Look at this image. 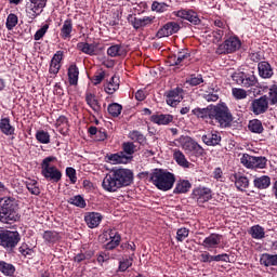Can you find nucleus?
<instances>
[{"mask_svg": "<svg viewBox=\"0 0 277 277\" xmlns=\"http://www.w3.org/2000/svg\"><path fill=\"white\" fill-rule=\"evenodd\" d=\"M133 183V171L129 169H116L108 172L102 183L105 192H118L121 187H128Z\"/></svg>", "mask_w": 277, "mask_h": 277, "instance_id": "nucleus-1", "label": "nucleus"}, {"mask_svg": "<svg viewBox=\"0 0 277 277\" xmlns=\"http://www.w3.org/2000/svg\"><path fill=\"white\" fill-rule=\"evenodd\" d=\"M149 181L160 192H170L176 183V175L167 169H154L149 174Z\"/></svg>", "mask_w": 277, "mask_h": 277, "instance_id": "nucleus-2", "label": "nucleus"}, {"mask_svg": "<svg viewBox=\"0 0 277 277\" xmlns=\"http://www.w3.org/2000/svg\"><path fill=\"white\" fill-rule=\"evenodd\" d=\"M0 222L2 224H14L18 222V212H16V201L12 197L0 199Z\"/></svg>", "mask_w": 277, "mask_h": 277, "instance_id": "nucleus-3", "label": "nucleus"}, {"mask_svg": "<svg viewBox=\"0 0 277 277\" xmlns=\"http://www.w3.org/2000/svg\"><path fill=\"white\" fill-rule=\"evenodd\" d=\"M55 163H57V158L54 156H49L41 162V174L51 183H60L62 181V171L57 169Z\"/></svg>", "mask_w": 277, "mask_h": 277, "instance_id": "nucleus-4", "label": "nucleus"}, {"mask_svg": "<svg viewBox=\"0 0 277 277\" xmlns=\"http://www.w3.org/2000/svg\"><path fill=\"white\" fill-rule=\"evenodd\" d=\"M211 120L219 122L222 128L230 127V122H233V114H230V110L225 103H220L211 106Z\"/></svg>", "mask_w": 277, "mask_h": 277, "instance_id": "nucleus-5", "label": "nucleus"}, {"mask_svg": "<svg viewBox=\"0 0 277 277\" xmlns=\"http://www.w3.org/2000/svg\"><path fill=\"white\" fill-rule=\"evenodd\" d=\"M21 242V234L8 229H0V246L5 250H14Z\"/></svg>", "mask_w": 277, "mask_h": 277, "instance_id": "nucleus-6", "label": "nucleus"}, {"mask_svg": "<svg viewBox=\"0 0 277 277\" xmlns=\"http://www.w3.org/2000/svg\"><path fill=\"white\" fill-rule=\"evenodd\" d=\"M232 79L237 85H241L242 88H254L259 83L254 74H246L243 71H235L232 75Z\"/></svg>", "mask_w": 277, "mask_h": 277, "instance_id": "nucleus-7", "label": "nucleus"}, {"mask_svg": "<svg viewBox=\"0 0 277 277\" xmlns=\"http://www.w3.org/2000/svg\"><path fill=\"white\" fill-rule=\"evenodd\" d=\"M48 0H29L26 3V14L30 21L40 16L47 8Z\"/></svg>", "mask_w": 277, "mask_h": 277, "instance_id": "nucleus-8", "label": "nucleus"}, {"mask_svg": "<svg viewBox=\"0 0 277 277\" xmlns=\"http://www.w3.org/2000/svg\"><path fill=\"white\" fill-rule=\"evenodd\" d=\"M193 200H196L198 205H205V202H209L211 198H213L211 188L205 186H198L193 189L192 193Z\"/></svg>", "mask_w": 277, "mask_h": 277, "instance_id": "nucleus-9", "label": "nucleus"}, {"mask_svg": "<svg viewBox=\"0 0 277 277\" xmlns=\"http://www.w3.org/2000/svg\"><path fill=\"white\" fill-rule=\"evenodd\" d=\"M177 142L186 153H202L203 150L202 146H200V144L189 136H180Z\"/></svg>", "mask_w": 277, "mask_h": 277, "instance_id": "nucleus-10", "label": "nucleus"}, {"mask_svg": "<svg viewBox=\"0 0 277 277\" xmlns=\"http://www.w3.org/2000/svg\"><path fill=\"white\" fill-rule=\"evenodd\" d=\"M239 49H241V40L237 37H229L219 47V53H235Z\"/></svg>", "mask_w": 277, "mask_h": 277, "instance_id": "nucleus-11", "label": "nucleus"}, {"mask_svg": "<svg viewBox=\"0 0 277 277\" xmlns=\"http://www.w3.org/2000/svg\"><path fill=\"white\" fill-rule=\"evenodd\" d=\"M166 101L170 107H176L183 101V89L177 87L167 92Z\"/></svg>", "mask_w": 277, "mask_h": 277, "instance_id": "nucleus-12", "label": "nucleus"}, {"mask_svg": "<svg viewBox=\"0 0 277 277\" xmlns=\"http://www.w3.org/2000/svg\"><path fill=\"white\" fill-rule=\"evenodd\" d=\"M222 239L223 236L220 234H210L203 239L201 246L202 248H205V250L211 252V250H215V248L220 247V243H222Z\"/></svg>", "mask_w": 277, "mask_h": 277, "instance_id": "nucleus-13", "label": "nucleus"}, {"mask_svg": "<svg viewBox=\"0 0 277 277\" xmlns=\"http://www.w3.org/2000/svg\"><path fill=\"white\" fill-rule=\"evenodd\" d=\"M268 107H269V102H267L266 96L255 98L251 103V111L255 116H260V114H265Z\"/></svg>", "mask_w": 277, "mask_h": 277, "instance_id": "nucleus-14", "label": "nucleus"}, {"mask_svg": "<svg viewBox=\"0 0 277 277\" xmlns=\"http://www.w3.org/2000/svg\"><path fill=\"white\" fill-rule=\"evenodd\" d=\"M181 29V26L176 22H168L167 24L161 27L156 36L158 38H168V36H172L174 34H177V31Z\"/></svg>", "mask_w": 277, "mask_h": 277, "instance_id": "nucleus-15", "label": "nucleus"}, {"mask_svg": "<svg viewBox=\"0 0 277 277\" xmlns=\"http://www.w3.org/2000/svg\"><path fill=\"white\" fill-rule=\"evenodd\" d=\"M62 60H64V52L57 51L50 63L49 72L50 75H53L55 77L57 72H60V69L62 68Z\"/></svg>", "mask_w": 277, "mask_h": 277, "instance_id": "nucleus-16", "label": "nucleus"}, {"mask_svg": "<svg viewBox=\"0 0 277 277\" xmlns=\"http://www.w3.org/2000/svg\"><path fill=\"white\" fill-rule=\"evenodd\" d=\"M133 157L127 156L124 151H119L116 154H110L106 156V161L113 166H118L120 163H129Z\"/></svg>", "mask_w": 277, "mask_h": 277, "instance_id": "nucleus-17", "label": "nucleus"}, {"mask_svg": "<svg viewBox=\"0 0 277 277\" xmlns=\"http://www.w3.org/2000/svg\"><path fill=\"white\" fill-rule=\"evenodd\" d=\"M190 55L186 50L177 52V54L170 57L171 66H185L189 64Z\"/></svg>", "mask_w": 277, "mask_h": 277, "instance_id": "nucleus-18", "label": "nucleus"}, {"mask_svg": "<svg viewBox=\"0 0 277 277\" xmlns=\"http://www.w3.org/2000/svg\"><path fill=\"white\" fill-rule=\"evenodd\" d=\"M105 237H109L110 241L106 245V250H114L120 246V236L116 229H107L105 232Z\"/></svg>", "mask_w": 277, "mask_h": 277, "instance_id": "nucleus-19", "label": "nucleus"}, {"mask_svg": "<svg viewBox=\"0 0 277 277\" xmlns=\"http://www.w3.org/2000/svg\"><path fill=\"white\" fill-rule=\"evenodd\" d=\"M103 220V215L96 212H90L84 216V222L89 228H96Z\"/></svg>", "mask_w": 277, "mask_h": 277, "instance_id": "nucleus-20", "label": "nucleus"}, {"mask_svg": "<svg viewBox=\"0 0 277 277\" xmlns=\"http://www.w3.org/2000/svg\"><path fill=\"white\" fill-rule=\"evenodd\" d=\"M202 142L206 143L207 146H217V144L222 142V136L220 132L212 131L202 136Z\"/></svg>", "mask_w": 277, "mask_h": 277, "instance_id": "nucleus-21", "label": "nucleus"}, {"mask_svg": "<svg viewBox=\"0 0 277 277\" xmlns=\"http://www.w3.org/2000/svg\"><path fill=\"white\" fill-rule=\"evenodd\" d=\"M258 70L262 79H269L274 76V69L272 68V65H269V63L267 62H260L258 65Z\"/></svg>", "mask_w": 277, "mask_h": 277, "instance_id": "nucleus-22", "label": "nucleus"}, {"mask_svg": "<svg viewBox=\"0 0 277 277\" xmlns=\"http://www.w3.org/2000/svg\"><path fill=\"white\" fill-rule=\"evenodd\" d=\"M61 38L63 40H70L72 38V19L67 18L64 21L63 26L61 27Z\"/></svg>", "mask_w": 277, "mask_h": 277, "instance_id": "nucleus-23", "label": "nucleus"}, {"mask_svg": "<svg viewBox=\"0 0 277 277\" xmlns=\"http://www.w3.org/2000/svg\"><path fill=\"white\" fill-rule=\"evenodd\" d=\"M155 22V16H144L143 18L135 17L134 21L131 22L134 29H142L144 27H148V25H153Z\"/></svg>", "mask_w": 277, "mask_h": 277, "instance_id": "nucleus-24", "label": "nucleus"}, {"mask_svg": "<svg viewBox=\"0 0 277 277\" xmlns=\"http://www.w3.org/2000/svg\"><path fill=\"white\" fill-rule=\"evenodd\" d=\"M192 189V182L189 180H179L175 183L173 194H187Z\"/></svg>", "mask_w": 277, "mask_h": 277, "instance_id": "nucleus-25", "label": "nucleus"}, {"mask_svg": "<svg viewBox=\"0 0 277 277\" xmlns=\"http://www.w3.org/2000/svg\"><path fill=\"white\" fill-rule=\"evenodd\" d=\"M193 116H196V118H201V120H206V122H209L211 120V106H208L206 108H194L192 110Z\"/></svg>", "mask_w": 277, "mask_h": 277, "instance_id": "nucleus-26", "label": "nucleus"}, {"mask_svg": "<svg viewBox=\"0 0 277 277\" xmlns=\"http://www.w3.org/2000/svg\"><path fill=\"white\" fill-rule=\"evenodd\" d=\"M77 50L85 55H96V44L88 42H78Z\"/></svg>", "mask_w": 277, "mask_h": 277, "instance_id": "nucleus-27", "label": "nucleus"}, {"mask_svg": "<svg viewBox=\"0 0 277 277\" xmlns=\"http://www.w3.org/2000/svg\"><path fill=\"white\" fill-rule=\"evenodd\" d=\"M0 131L3 135H14L16 129L10 122V118L5 117L0 120Z\"/></svg>", "mask_w": 277, "mask_h": 277, "instance_id": "nucleus-28", "label": "nucleus"}, {"mask_svg": "<svg viewBox=\"0 0 277 277\" xmlns=\"http://www.w3.org/2000/svg\"><path fill=\"white\" fill-rule=\"evenodd\" d=\"M68 81H69V85H77V83H79V67H77V65L71 64L68 67Z\"/></svg>", "mask_w": 277, "mask_h": 277, "instance_id": "nucleus-29", "label": "nucleus"}, {"mask_svg": "<svg viewBox=\"0 0 277 277\" xmlns=\"http://www.w3.org/2000/svg\"><path fill=\"white\" fill-rule=\"evenodd\" d=\"M234 182L235 186L237 187V189H239V192H246V189L250 187V181L243 175L235 174Z\"/></svg>", "mask_w": 277, "mask_h": 277, "instance_id": "nucleus-30", "label": "nucleus"}, {"mask_svg": "<svg viewBox=\"0 0 277 277\" xmlns=\"http://www.w3.org/2000/svg\"><path fill=\"white\" fill-rule=\"evenodd\" d=\"M151 122H154V124H170V122H172V120H174V117H172V115H153L150 117Z\"/></svg>", "mask_w": 277, "mask_h": 277, "instance_id": "nucleus-31", "label": "nucleus"}, {"mask_svg": "<svg viewBox=\"0 0 277 277\" xmlns=\"http://www.w3.org/2000/svg\"><path fill=\"white\" fill-rule=\"evenodd\" d=\"M254 187L258 189H267L269 185H272V179L267 175H262L260 177H255L253 181Z\"/></svg>", "mask_w": 277, "mask_h": 277, "instance_id": "nucleus-32", "label": "nucleus"}, {"mask_svg": "<svg viewBox=\"0 0 277 277\" xmlns=\"http://www.w3.org/2000/svg\"><path fill=\"white\" fill-rule=\"evenodd\" d=\"M120 88V81L116 76L110 78V81L107 82L104 87L106 94H114Z\"/></svg>", "mask_w": 277, "mask_h": 277, "instance_id": "nucleus-33", "label": "nucleus"}, {"mask_svg": "<svg viewBox=\"0 0 277 277\" xmlns=\"http://www.w3.org/2000/svg\"><path fill=\"white\" fill-rule=\"evenodd\" d=\"M85 101L89 107H91V109H93L95 114H98V111H101V104H98V100H96V95L92 93H87Z\"/></svg>", "mask_w": 277, "mask_h": 277, "instance_id": "nucleus-34", "label": "nucleus"}, {"mask_svg": "<svg viewBox=\"0 0 277 277\" xmlns=\"http://www.w3.org/2000/svg\"><path fill=\"white\" fill-rule=\"evenodd\" d=\"M126 54H127V51L120 44H115L107 49V55H109V57H120Z\"/></svg>", "mask_w": 277, "mask_h": 277, "instance_id": "nucleus-35", "label": "nucleus"}, {"mask_svg": "<svg viewBox=\"0 0 277 277\" xmlns=\"http://www.w3.org/2000/svg\"><path fill=\"white\" fill-rule=\"evenodd\" d=\"M249 235H251L252 239H265V228L261 225H253L249 229Z\"/></svg>", "mask_w": 277, "mask_h": 277, "instance_id": "nucleus-36", "label": "nucleus"}, {"mask_svg": "<svg viewBox=\"0 0 277 277\" xmlns=\"http://www.w3.org/2000/svg\"><path fill=\"white\" fill-rule=\"evenodd\" d=\"M173 157L177 166H181L182 168H189V166H192V163L187 161V158H185V154L179 149L174 150Z\"/></svg>", "mask_w": 277, "mask_h": 277, "instance_id": "nucleus-37", "label": "nucleus"}, {"mask_svg": "<svg viewBox=\"0 0 277 277\" xmlns=\"http://www.w3.org/2000/svg\"><path fill=\"white\" fill-rule=\"evenodd\" d=\"M42 237L47 243H57V241L62 239V236H60V233L55 230H45Z\"/></svg>", "mask_w": 277, "mask_h": 277, "instance_id": "nucleus-38", "label": "nucleus"}, {"mask_svg": "<svg viewBox=\"0 0 277 277\" xmlns=\"http://www.w3.org/2000/svg\"><path fill=\"white\" fill-rule=\"evenodd\" d=\"M0 272L3 274V276L12 277L16 272V267H14L11 263L0 261Z\"/></svg>", "mask_w": 277, "mask_h": 277, "instance_id": "nucleus-39", "label": "nucleus"}, {"mask_svg": "<svg viewBox=\"0 0 277 277\" xmlns=\"http://www.w3.org/2000/svg\"><path fill=\"white\" fill-rule=\"evenodd\" d=\"M170 4L166 2L154 1L151 3L150 10L151 12H156V14H164V12H168Z\"/></svg>", "mask_w": 277, "mask_h": 277, "instance_id": "nucleus-40", "label": "nucleus"}, {"mask_svg": "<svg viewBox=\"0 0 277 277\" xmlns=\"http://www.w3.org/2000/svg\"><path fill=\"white\" fill-rule=\"evenodd\" d=\"M36 140L39 144H51V134L44 130H38L36 132Z\"/></svg>", "mask_w": 277, "mask_h": 277, "instance_id": "nucleus-41", "label": "nucleus"}, {"mask_svg": "<svg viewBox=\"0 0 277 277\" xmlns=\"http://www.w3.org/2000/svg\"><path fill=\"white\" fill-rule=\"evenodd\" d=\"M67 202L69 205H74V207H79L80 209H85L87 203L85 199L81 195H76L74 197H70Z\"/></svg>", "mask_w": 277, "mask_h": 277, "instance_id": "nucleus-42", "label": "nucleus"}, {"mask_svg": "<svg viewBox=\"0 0 277 277\" xmlns=\"http://www.w3.org/2000/svg\"><path fill=\"white\" fill-rule=\"evenodd\" d=\"M248 128L251 133H263V123L259 119L249 121Z\"/></svg>", "mask_w": 277, "mask_h": 277, "instance_id": "nucleus-43", "label": "nucleus"}, {"mask_svg": "<svg viewBox=\"0 0 277 277\" xmlns=\"http://www.w3.org/2000/svg\"><path fill=\"white\" fill-rule=\"evenodd\" d=\"M184 21H188V23H193V25H200V17H198V13L192 9L186 11V17H184Z\"/></svg>", "mask_w": 277, "mask_h": 277, "instance_id": "nucleus-44", "label": "nucleus"}, {"mask_svg": "<svg viewBox=\"0 0 277 277\" xmlns=\"http://www.w3.org/2000/svg\"><path fill=\"white\" fill-rule=\"evenodd\" d=\"M108 114L113 116V118H118L120 114H122V105L118 103H113L108 105Z\"/></svg>", "mask_w": 277, "mask_h": 277, "instance_id": "nucleus-45", "label": "nucleus"}, {"mask_svg": "<svg viewBox=\"0 0 277 277\" xmlns=\"http://www.w3.org/2000/svg\"><path fill=\"white\" fill-rule=\"evenodd\" d=\"M16 25H18V16L14 13H10L6 17V23H5L6 29H9V31H12V29H14Z\"/></svg>", "mask_w": 277, "mask_h": 277, "instance_id": "nucleus-46", "label": "nucleus"}, {"mask_svg": "<svg viewBox=\"0 0 277 277\" xmlns=\"http://www.w3.org/2000/svg\"><path fill=\"white\" fill-rule=\"evenodd\" d=\"M130 140L137 142L138 144H146V136L142 132L134 130L129 133Z\"/></svg>", "mask_w": 277, "mask_h": 277, "instance_id": "nucleus-47", "label": "nucleus"}, {"mask_svg": "<svg viewBox=\"0 0 277 277\" xmlns=\"http://www.w3.org/2000/svg\"><path fill=\"white\" fill-rule=\"evenodd\" d=\"M26 187L32 196H40V187H38V182L36 180H29L26 182Z\"/></svg>", "mask_w": 277, "mask_h": 277, "instance_id": "nucleus-48", "label": "nucleus"}, {"mask_svg": "<svg viewBox=\"0 0 277 277\" xmlns=\"http://www.w3.org/2000/svg\"><path fill=\"white\" fill-rule=\"evenodd\" d=\"M232 94L236 101H243V98H248V91L241 88H233Z\"/></svg>", "mask_w": 277, "mask_h": 277, "instance_id": "nucleus-49", "label": "nucleus"}, {"mask_svg": "<svg viewBox=\"0 0 277 277\" xmlns=\"http://www.w3.org/2000/svg\"><path fill=\"white\" fill-rule=\"evenodd\" d=\"M131 265H133V258L129 256V258H122L119 261V272H127L129 269V267H131Z\"/></svg>", "mask_w": 277, "mask_h": 277, "instance_id": "nucleus-50", "label": "nucleus"}, {"mask_svg": "<svg viewBox=\"0 0 277 277\" xmlns=\"http://www.w3.org/2000/svg\"><path fill=\"white\" fill-rule=\"evenodd\" d=\"M135 144L133 142H126L122 144L123 154L126 153L127 157H132L135 154Z\"/></svg>", "mask_w": 277, "mask_h": 277, "instance_id": "nucleus-51", "label": "nucleus"}, {"mask_svg": "<svg viewBox=\"0 0 277 277\" xmlns=\"http://www.w3.org/2000/svg\"><path fill=\"white\" fill-rule=\"evenodd\" d=\"M267 166V159L265 157H253V166L252 168H259L263 170Z\"/></svg>", "mask_w": 277, "mask_h": 277, "instance_id": "nucleus-52", "label": "nucleus"}, {"mask_svg": "<svg viewBox=\"0 0 277 277\" xmlns=\"http://www.w3.org/2000/svg\"><path fill=\"white\" fill-rule=\"evenodd\" d=\"M56 128L60 129L61 131H63L65 129V131H67L68 129V118H66V116H60L56 119Z\"/></svg>", "mask_w": 277, "mask_h": 277, "instance_id": "nucleus-53", "label": "nucleus"}, {"mask_svg": "<svg viewBox=\"0 0 277 277\" xmlns=\"http://www.w3.org/2000/svg\"><path fill=\"white\" fill-rule=\"evenodd\" d=\"M268 98L272 105H276L277 103V85L273 84L268 88Z\"/></svg>", "mask_w": 277, "mask_h": 277, "instance_id": "nucleus-54", "label": "nucleus"}, {"mask_svg": "<svg viewBox=\"0 0 277 277\" xmlns=\"http://www.w3.org/2000/svg\"><path fill=\"white\" fill-rule=\"evenodd\" d=\"M261 265H264L265 267H272L273 266V255L269 253L262 254L260 259Z\"/></svg>", "mask_w": 277, "mask_h": 277, "instance_id": "nucleus-55", "label": "nucleus"}, {"mask_svg": "<svg viewBox=\"0 0 277 277\" xmlns=\"http://www.w3.org/2000/svg\"><path fill=\"white\" fill-rule=\"evenodd\" d=\"M253 161H254V156H250L248 154H243L242 157L240 158V162L246 168H252Z\"/></svg>", "mask_w": 277, "mask_h": 277, "instance_id": "nucleus-56", "label": "nucleus"}, {"mask_svg": "<svg viewBox=\"0 0 277 277\" xmlns=\"http://www.w3.org/2000/svg\"><path fill=\"white\" fill-rule=\"evenodd\" d=\"M203 79H202V76L201 75H193V76H190V78H188L187 80H186V83H189V85H193V87H195V85H200V83H203Z\"/></svg>", "mask_w": 277, "mask_h": 277, "instance_id": "nucleus-57", "label": "nucleus"}, {"mask_svg": "<svg viewBox=\"0 0 277 277\" xmlns=\"http://www.w3.org/2000/svg\"><path fill=\"white\" fill-rule=\"evenodd\" d=\"M187 237H189V229H187L185 227L177 229V232H176V240L177 241H185V239H187Z\"/></svg>", "mask_w": 277, "mask_h": 277, "instance_id": "nucleus-58", "label": "nucleus"}, {"mask_svg": "<svg viewBox=\"0 0 277 277\" xmlns=\"http://www.w3.org/2000/svg\"><path fill=\"white\" fill-rule=\"evenodd\" d=\"M66 176H68L70 183L75 185L77 183V171L72 167L66 169Z\"/></svg>", "mask_w": 277, "mask_h": 277, "instance_id": "nucleus-59", "label": "nucleus"}, {"mask_svg": "<svg viewBox=\"0 0 277 277\" xmlns=\"http://www.w3.org/2000/svg\"><path fill=\"white\" fill-rule=\"evenodd\" d=\"M49 31V24H44L34 36L35 40H41L44 35Z\"/></svg>", "mask_w": 277, "mask_h": 277, "instance_id": "nucleus-60", "label": "nucleus"}, {"mask_svg": "<svg viewBox=\"0 0 277 277\" xmlns=\"http://www.w3.org/2000/svg\"><path fill=\"white\" fill-rule=\"evenodd\" d=\"M212 261H215L216 263H220V261H223L224 263H229L230 262V255H228L227 253L213 255Z\"/></svg>", "mask_w": 277, "mask_h": 277, "instance_id": "nucleus-61", "label": "nucleus"}, {"mask_svg": "<svg viewBox=\"0 0 277 277\" xmlns=\"http://www.w3.org/2000/svg\"><path fill=\"white\" fill-rule=\"evenodd\" d=\"M205 101H207V103H215L216 101L220 100V95L217 94V92L215 93H206L203 95Z\"/></svg>", "mask_w": 277, "mask_h": 277, "instance_id": "nucleus-62", "label": "nucleus"}, {"mask_svg": "<svg viewBox=\"0 0 277 277\" xmlns=\"http://www.w3.org/2000/svg\"><path fill=\"white\" fill-rule=\"evenodd\" d=\"M19 252L23 254V256H31V254H34V250H31L27 243H23L19 247Z\"/></svg>", "mask_w": 277, "mask_h": 277, "instance_id": "nucleus-63", "label": "nucleus"}, {"mask_svg": "<svg viewBox=\"0 0 277 277\" xmlns=\"http://www.w3.org/2000/svg\"><path fill=\"white\" fill-rule=\"evenodd\" d=\"M187 10L188 9H181L179 11H173L172 15L176 16V18H181L182 21H185V17L187 16Z\"/></svg>", "mask_w": 277, "mask_h": 277, "instance_id": "nucleus-64", "label": "nucleus"}]
</instances>
